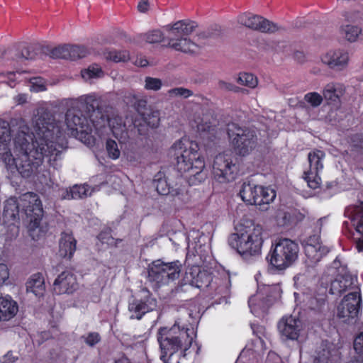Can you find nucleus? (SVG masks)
Here are the masks:
<instances>
[{
  "instance_id": "32",
  "label": "nucleus",
  "mask_w": 363,
  "mask_h": 363,
  "mask_svg": "<svg viewBox=\"0 0 363 363\" xmlns=\"http://www.w3.org/2000/svg\"><path fill=\"white\" fill-rule=\"evenodd\" d=\"M11 140L10 125L8 121L0 118V159L9 161Z\"/></svg>"
},
{
  "instance_id": "12",
  "label": "nucleus",
  "mask_w": 363,
  "mask_h": 363,
  "mask_svg": "<svg viewBox=\"0 0 363 363\" xmlns=\"http://www.w3.org/2000/svg\"><path fill=\"white\" fill-rule=\"evenodd\" d=\"M182 267V263L179 260L170 262L155 260L148 269L149 280L155 283L157 287L167 285L179 278Z\"/></svg>"
},
{
  "instance_id": "33",
  "label": "nucleus",
  "mask_w": 363,
  "mask_h": 363,
  "mask_svg": "<svg viewBox=\"0 0 363 363\" xmlns=\"http://www.w3.org/2000/svg\"><path fill=\"white\" fill-rule=\"evenodd\" d=\"M77 249V240L72 233L62 232L59 242V254L64 258L71 259Z\"/></svg>"
},
{
  "instance_id": "34",
  "label": "nucleus",
  "mask_w": 363,
  "mask_h": 363,
  "mask_svg": "<svg viewBox=\"0 0 363 363\" xmlns=\"http://www.w3.org/2000/svg\"><path fill=\"white\" fill-rule=\"evenodd\" d=\"M26 286L27 292H31L38 297L43 296L45 291L44 277L39 272L31 275L27 281Z\"/></svg>"
},
{
  "instance_id": "24",
  "label": "nucleus",
  "mask_w": 363,
  "mask_h": 363,
  "mask_svg": "<svg viewBox=\"0 0 363 363\" xmlns=\"http://www.w3.org/2000/svg\"><path fill=\"white\" fill-rule=\"evenodd\" d=\"M185 279L198 289H205L211 286L213 274L207 270H201L199 266H193L186 272Z\"/></svg>"
},
{
  "instance_id": "46",
  "label": "nucleus",
  "mask_w": 363,
  "mask_h": 363,
  "mask_svg": "<svg viewBox=\"0 0 363 363\" xmlns=\"http://www.w3.org/2000/svg\"><path fill=\"white\" fill-rule=\"evenodd\" d=\"M304 101L312 107H318L323 101V97L318 92H308L304 96Z\"/></svg>"
},
{
  "instance_id": "29",
  "label": "nucleus",
  "mask_w": 363,
  "mask_h": 363,
  "mask_svg": "<svg viewBox=\"0 0 363 363\" xmlns=\"http://www.w3.org/2000/svg\"><path fill=\"white\" fill-rule=\"evenodd\" d=\"M301 328V319H281L278 323L280 334L286 340H296Z\"/></svg>"
},
{
  "instance_id": "25",
  "label": "nucleus",
  "mask_w": 363,
  "mask_h": 363,
  "mask_svg": "<svg viewBox=\"0 0 363 363\" xmlns=\"http://www.w3.org/2000/svg\"><path fill=\"white\" fill-rule=\"evenodd\" d=\"M147 294L143 298H135L129 303L128 309L135 315V318H142L157 307V300L152 297L149 291H147Z\"/></svg>"
},
{
  "instance_id": "61",
  "label": "nucleus",
  "mask_w": 363,
  "mask_h": 363,
  "mask_svg": "<svg viewBox=\"0 0 363 363\" xmlns=\"http://www.w3.org/2000/svg\"><path fill=\"white\" fill-rule=\"evenodd\" d=\"M149 9V3L147 0H141L138 5V9L140 12H145Z\"/></svg>"
},
{
  "instance_id": "11",
  "label": "nucleus",
  "mask_w": 363,
  "mask_h": 363,
  "mask_svg": "<svg viewBox=\"0 0 363 363\" xmlns=\"http://www.w3.org/2000/svg\"><path fill=\"white\" fill-rule=\"evenodd\" d=\"M239 159L230 153H220L216 156L213 164V179L220 184L235 180L240 172Z\"/></svg>"
},
{
  "instance_id": "60",
  "label": "nucleus",
  "mask_w": 363,
  "mask_h": 363,
  "mask_svg": "<svg viewBox=\"0 0 363 363\" xmlns=\"http://www.w3.org/2000/svg\"><path fill=\"white\" fill-rule=\"evenodd\" d=\"M33 81L31 82L32 83V86L33 88V90L35 91H45L46 89L45 88V85L43 83H38L37 82V79H33Z\"/></svg>"
},
{
  "instance_id": "1",
  "label": "nucleus",
  "mask_w": 363,
  "mask_h": 363,
  "mask_svg": "<svg viewBox=\"0 0 363 363\" xmlns=\"http://www.w3.org/2000/svg\"><path fill=\"white\" fill-rule=\"evenodd\" d=\"M35 132H30L28 126L21 127L13 139L16 154L29 152L30 150L53 149L56 147L58 137H66L55 117L49 112H44L38 117Z\"/></svg>"
},
{
  "instance_id": "44",
  "label": "nucleus",
  "mask_w": 363,
  "mask_h": 363,
  "mask_svg": "<svg viewBox=\"0 0 363 363\" xmlns=\"http://www.w3.org/2000/svg\"><path fill=\"white\" fill-rule=\"evenodd\" d=\"M238 82L242 85L247 86L250 88H255L258 84L257 78L251 73H240Z\"/></svg>"
},
{
  "instance_id": "3",
  "label": "nucleus",
  "mask_w": 363,
  "mask_h": 363,
  "mask_svg": "<svg viewBox=\"0 0 363 363\" xmlns=\"http://www.w3.org/2000/svg\"><path fill=\"white\" fill-rule=\"evenodd\" d=\"M20 206L22 213L26 215L29 222V231H32L40 226L43 216V204L38 195L34 192H27L20 197V203L16 197H10L6 200L4 206L3 219L5 223L14 224L19 220Z\"/></svg>"
},
{
  "instance_id": "19",
  "label": "nucleus",
  "mask_w": 363,
  "mask_h": 363,
  "mask_svg": "<svg viewBox=\"0 0 363 363\" xmlns=\"http://www.w3.org/2000/svg\"><path fill=\"white\" fill-rule=\"evenodd\" d=\"M238 23L264 33H274L283 28L268 19L251 13H243L238 16Z\"/></svg>"
},
{
  "instance_id": "17",
  "label": "nucleus",
  "mask_w": 363,
  "mask_h": 363,
  "mask_svg": "<svg viewBox=\"0 0 363 363\" xmlns=\"http://www.w3.org/2000/svg\"><path fill=\"white\" fill-rule=\"evenodd\" d=\"M41 52L53 59L76 60L85 57L89 51L85 46L75 45H62L55 48L45 45L41 48Z\"/></svg>"
},
{
  "instance_id": "54",
  "label": "nucleus",
  "mask_w": 363,
  "mask_h": 363,
  "mask_svg": "<svg viewBox=\"0 0 363 363\" xmlns=\"http://www.w3.org/2000/svg\"><path fill=\"white\" fill-rule=\"evenodd\" d=\"M354 349L355 352L359 354L363 355V333H360L354 340Z\"/></svg>"
},
{
  "instance_id": "64",
  "label": "nucleus",
  "mask_w": 363,
  "mask_h": 363,
  "mask_svg": "<svg viewBox=\"0 0 363 363\" xmlns=\"http://www.w3.org/2000/svg\"><path fill=\"white\" fill-rule=\"evenodd\" d=\"M348 363H363V359L361 357H354Z\"/></svg>"
},
{
  "instance_id": "49",
  "label": "nucleus",
  "mask_w": 363,
  "mask_h": 363,
  "mask_svg": "<svg viewBox=\"0 0 363 363\" xmlns=\"http://www.w3.org/2000/svg\"><path fill=\"white\" fill-rule=\"evenodd\" d=\"M194 287H195L194 285L191 284V281H188L185 279L184 277V279L179 281V284L172 290V293L174 295L186 293L191 290Z\"/></svg>"
},
{
  "instance_id": "15",
  "label": "nucleus",
  "mask_w": 363,
  "mask_h": 363,
  "mask_svg": "<svg viewBox=\"0 0 363 363\" xmlns=\"http://www.w3.org/2000/svg\"><path fill=\"white\" fill-rule=\"evenodd\" d=\"M263 291L264 293L259 291L248 300L249 308L255 316L267 315L272 305V298H275L279 295V288L277 286H267Z\"/></svg>"
},
{
  "instance_id": "27",
  "label": "nucleus",
  "mask_w": 363,
  "mask_h": 363,
  "mask_svg": "<svg viewBox=\"0 0 363 363\" xmlns=\"http://www.w3.org/2000/svg\"><path fill=\"white\" fill-rule=\"evenodd\" d=\"M322 61L333 69L342 70L348 64L349 55L343 50H331L322 57Z\"/></svg>"
},
{
  "instance_id": "38",
  "label": "nucleus",
  "mask_w": 363,
  "mask_h": 363,
  "mask_svg": "<svg viewBox=\"0 0 363 363\" xmlns=\"http://www.w3.org/2000/svg\"><path fill=\"white\" fill-rule=\"evenodd\" d=\"M80 106L84 109V113L91 116L90 113L94 112L99 108V101L94 96L87 95L82 96L80 99Z\"/></svg>"
},
{
  "instance_id": "8",
  "label": "nucleus",
  "mask_w": 363,
  "mask_h": 363,
  "mask_svg": "<svg viewBox=\"0 0 363 363\" xmlns=\"http://www.w3.org/2000/svg\"><path fill=\"white\" fill-rule=\"evenodd\" d=\"M227 133L230 145L234 152L239 156L250 155L257 147L258 138L255 130L232 123L228 125Z\"/></svg>"
},
{
  "instance_id": "62",
  "label": "nucleus",
  "mask_w": 363,
  "mask_h": 363,
  "mask_svg": "<svg viewBox=\"0 0 363 363\" xmlns=\"http://www.w3.org/2000/svg\"><path fill=\"white\" fill-rule=\"evenodd\" d=\"M15 101L18 104H23L27 101L26 94H20L15 97Z\"/></svg>"
},
{
  "instance_id": "16",
  "label": "nucleus",
  "mask_w": 363,
  "mask_h": 363,
  "mask_svg": "<svg viewBox=\"0 0 363 363\" xmlns=\"http://www.w3.org/2000/svg\"><path fill=\"white\" fill-rule=\"evenodd\" d=\"M325 157V152L318 149L308 153L309 169L304 172L303 179L312 189H317L320 186L321 178L319 174L323 169V160Z\"/></svg>"
},
{
  "instance_id": "48",
  "label": "nucleus",
  "mask_w": 363,
  "mask_h": 363,
  "mask_svg": "<svg viewBox=\"0 0 363 363\" xmlns=\"http://www.w3.org/2000/svg\"><path fill=\"white\" fill-rule=\"evenodd\" d=\"M362 208L363 210V202L362 203ZM359 220L356 224V231L362 235V238H358L356 242V247L359 252H363V211L359 216Z\"/></svg>"
},
{
  "instance_id": "2",
  "label": "nucleus",
  "mask_w": 363,
  "mask_h": 363,
  "mask_svg": "<svg viewBox=\"0 0 363 363\" xmlns=\"http://www.w3.org/2000/svg\"><path fill=\"white\" fill-rule=\"evenodd\" d=\"M58 144L56 147L42 151L38 150H30L29 152H24L21 154H16V157H13L11 153L9 161L0 159L7 168L11 172L14 169L23 178H29L37 172L38 168L41 166L43 159L47 158L50 165L53 162L61 159L62 152L67 148L68 142L66 137H58Z\"/></svg>"
},
{
  "instance_id": "30",
  "label": "nucleus",
  "mask_w": 363,
  "mask_h": 363,
  "mask_svg": "<svg viewBox=\"0 0 363 363\" xmlns=\"http://www.w3.org/2000/svg\"><path fill=\"white\" fill-rule=\"evenodd\" d=\"M107 123L111 128L113 135L117 138L120 143H129L131 139L130 133L126 128L121 117L115 116L107 118Z\"/></svg>"
},
{
  "instance_id": "23",
  "label": "nucleus",
  "mask_w": 363,
  "mask_h": 363,
  "mask_svg": "<svg viewBox=\"0 0 363 363\" xmlns=\"http://www.w3.org/2000/svg\"><path fill=\"white\" fill-rule=\"evenodd\" d=\"M53 286L56 294H72L78 288L77 277L72 272L64 271L55 279Z\"/></svg>"
},
{
  "instance_id": "53",
  "label": "nucleus",
  "mask_w": 363,
  "mask_h": 363,
  "mask_svg": "<svg viewBox=\"0 0 363 363\" xmlns=\"http://www.w3.org/2000/svg\"><path fill=\"white\" fill-rule=\"evenodd\" d=\"M84 342L89 346L93 347L98 343L100 340V335L97 333H90L86 336H83Z\"/></svg>"
},
{
  "instance_id": "56",
  "label": "nucleus",
  "mask_w": 363,
  "mask_h": 363,
  "mask_svg": "<svg viewBox=\"0 0 363 363\" xmlns=\"http://www.w3.org/2000/svg\"><path fill=\"white\" fill-rule=\"evenodd\" d=\"M97 238L103 244H109L113 240L110 232L108 231H101L98 235Z\"/></svg>"
},
{
  "instance_id": "42",
  "label": "nucleus",
  "mask_w": 363,
  "mask_h": 363,
  "mask_svg": "<svg viewBox=\"0 0 363 363\" xmlns=\"http://www.w3.org/2000/svg\"><path fill=\"white\" fill-rule=\"evenodd\" d=\"M106 150L108 157L111 160H117L120 157L121 151L118 148V143L112 139H108L106 141Z\"/></svg>"
},
{
  "instance_id": "58",
  "label": "nucleus",
  "mask_w": 363,
  "mask_h": 363,
  "mask_svg": "<svg viewBox=\"0 0 363 363\" xmlns=\"http://www.w3.org/2000/svg\"><path fill=\"white\" fill-rule=\"evenodd\" d=\"M219 86L221 89L228 90V91H232L233 92H238L240 91V88L235 84L229 82H225L223 81H220Z\"/></svg>"
},
{
  "instance_id": "45",
  "label": "nucleus",
  "mask_w": 363,
  "mask_h": 363,
  "mask_svg": "<svg viewBox=\"0 0 363 363\" xmlns=\"http://www.w3.org/2000/svg\"><path fill=\"white\" fill-rule=\"evenodd\" d=\"M292 216L290 213L282 210H279L275 216V220L278 226L286 227L291 222Z\"/></svg>"
},
{
  "instance_id": "51",
  "label": "nucleus",
  "mask_w": 363,
  "mask_h": 363,
  "mask_svg": "<svg viewBox=\"0 0 363 363\" xmlns=\"http://www.w3.org/2000/svg\"><path fill=\"white\" fill-rule=\"evenodd\" d=\"M168 93L171 96H182L185 99L189 98L193 95V91L191 90L183 87L172 89L168 91Z\"/></svg>"
},
{
  "instance_id": "6",
  "label": "nucleus",
  "mask_w": 363,
  "mask_h": 363,
  "mask_svg": "<svg viewBox=\"0 0 363 363\" xmlns=\"http://www.w3.org/2000/svg\"><path fill=\"white\" fill-rule=\"evenodd\" d=\"M189 329L181 327L176 323L170 328H160L158 333L162 355L161 359L164 363H169V359L179 350L186 351L191 345L193 338L189 333Z\"/></svg>"
},
{
  "instance_id": "4",
  "label": "nucleus",
  "mask_w": 363,
  "mask_h": 363,
  "mask_svg": "<svg viewBox=\"0 0 363 363\" xmlns=\"http://www.w3.org/2000/svg\"><path fill=\"white\" fill-rule=\"evenodd\" d=\"M199 151V144L186 137L175 141L170 148L177 171L181 174L187 173L190 180L194 177L201 182L203 179L202 172L205 162Z\"/></svg>"
},
{
  "instance_id": "21",
  "label": "nucleus",
  "mask_w": 363,
  "mask_h": 363,
  "mask_svg": "<svg viewBox=\"0 0 363 363\" xmlns=\"http://www.w3.org/2000/svg\"><path fill=\"white\" fill-rule=\"evenodd\" d=\"M167 30L170 31L172 35L177 38H170L167 40V44H164L163 46L171 48L177 51H181L184 53L195 54L199 50V46L186 38V35H183L182 30L183 28L179 30H174L173 25H167L166 26Z\"/></svg>"
},
{
  "instance_id": "18",
  "label": "nucleus",
  "mask_w": 363,
  "mask_h": 363,
  "mask_svg": "<svg viewBox=\"0 0 363 363\" xmlns=\"http://www.w3.org/2000/svg\"><path fill=\"white\" fill-rule=\"evenodd\" d=\"M337 318H358L362 311V297L359 286L344 296L337 308Z\"/></svg>"
},
{
  "instance_id": "9",
  "label": "nucleus",
  "mask_w": 363,
  "mask_h": 363,
  "mask_svg": "<svg viewBox=\"0 0 363 363\" xmlns=\"http://www.w3.org/2000/svg\"><path fill=\"white\" fill-rule=\"evenodd\" d=\"M130 103L138 115L133 121V129L139 135H145L148 128L158 127L160 121V112L148 104L145 96L133 95Z\"/></svg>"
},
{
  "instance_id": "5",
  "label": "nucleus",
  "mask_w": 363,
  "mask_h": 363,
  "mask_svg": "<svg viewBox=\"0 0 363 363\" xmlns=\"http://www.w3.org/2000/svg\"><path fill=\"white\" fill-rule=\"evenodd\" d=\"M298 244L289 238H279L272 243L266 256L268 269L272 272H282L298 260Z\"/></svg>"
},
{
  "instance_id": "7",
  "label": "nucleus",
  "mask_w": 363,
  "mask_h": 363,
  "mask_svg": "<svg viewBox=\"0 0 363 363\" xmlns=\"http://www.w3.org/2000/svg\"><path fill=\"white\" fill-rule=\"evenodd\" d=\"M228 242L243 259L258 255L263 244L262 228L259 225L253 228H245L232 233Z\"/></svg>"
},
{
  "instance_id": "57",
  "label": "nucleus",
  "mask_w": 363,
  "mask_h": 363,
  "mask_svg": "<svg viewBox=\"0 0 363 363\" xmlns=\"http://www.w3.org/2000/svg\"><path fill=\"white\" fill-rule=\"evenodd\" d=\"M305 245H315V247L323 246L320 242V237L319 235H313L309 236L306 240Z\"/></svg>"
},
{
  "instance_id": "52",
  "label": "nucleus",
  "mask_w": 363,
  "mask_h": 363,
  "mask_svg": "<svg viewBox=\"0 0 363 363\" xmlns=\"http://www.w3.org/2000/svg\"><path fill=\"white\" fill-rule=\"evenodd\" d=\"M351 146L356 150H363V133L353 135L350 139Z\"/></svg>"
},
{
  "instance_id": "55",
  "label": "nucleus",
  "mask_w": 363,
  "mask_h": 363,
  "mask_svg": "<svg viewBox=\"0 0 363 363\" xmlns=\"http://www.w3.org/2000/svg\"><path fill=\"white\" fill-rule=\"evenodd\" d=\"M9 271L6 264H0V285L5 284L9 279Z\"/></svg>"
},
{
  "instance_id": "63",
  "label": "nucleus",
  "mask_w": 363,
  "mask_h": 363,
  "mask_svg": "<svg viewBox=\"0 0 363 363\" xmlns=\"http://www.w3.org/2000/svg\"><path fill=\"white\" fill-rule=\"evenodd\" d=\"M294 57L299 62H303L304 60V55L302 52L296 51L294 54Z\"/></svg>"
},
{
  "instance_id": "22",
  "label": "nucleus",
  "mask_w": 363,
  "mask_h": 363,
  "mask_svg": "<svg viewBox=\"0 0 363 363\" xmlns=\"http://www.w3.org/2000/svg\"><path fill=\"white\" fill-rule=\"evenodd\" d=\"M359 284L357 276L352 275L350 273L338 274L333 280H330L329 293L340 296L345 291H352Z\"/></svg>"
},
{
  "instance_id": "10",
  "label": "nucleus",
  "mask_w": 363,
  "mask_h": 363,
  "mask_svg": "<svg viewBox=\"0 0 363 363\" xmlns=\"http://www.w3.org/2000/svg\"><path fill=\"white\" fill-rule=\"evenodd\" d=\"M239 195L247 204L258 206L259 210H267L268 206L277 196L276 191L269 187L255 184L250 182H244Z\"/></svg>"
},
{
  "instance_id": "26",
  "label": "nucleus",
  "mask_w": 363,
  "mask_h": 363,
  "mask_svg": "<svg viewBox=\"0 0 363 363\" xmlns=\"http://www.w3.org/2000/svg\"><path fill=\"white\" fill-rule=\"evenodd\" d=\"M315 363H340V353L335 346L328 341L322 342L316 352Z\"/></svg>"
},
{
  "instance_id": "14",
  "label": "nucleus",
  "mask_w": 363,
  "mask_h": 363,
  "mask_svg": "<svg viewBox=\"0 0 363 363\" xmlns=\"http://www.w3.org/2000/svg\"><path fill=\"white\" fill-rule=\"evenodd\" d=\"M90 117L81 109H69L65 115V121L71 134L81 140H89L94 125Z\"/></svg>"
},
{
  "instance_id": "41",
  "label": "nucleus",
  "mask_w": 363,
  "mask_h": 363,
  "mask_svg": "<svg viewBox=\"0 0 363 363\" xmlns=\"http://www.w3.org/2000/svg\"><path fill=\"white\" fill-rule=\"evenodd\" d=\"M197 27V23L195 21L189 20H181L178 21L173 24V28L174 30H179L183 28L182 34L183 35H191L195 28Z\"/></svg>"
},
{
  "instance_id": "50",
  "label": "nucleus",
  "mask_w": 363,
  "mask_h": 363,
  "mask_svg": "<svg viewBox=\"0 0 363 363\" xmlns=\"http://www.w3.org/2000/svg\"><path fill=\"white\" fill-rule=\"evenodd\" d=\"M145 82V88L147 90L157 91L162 86V81L157 78L147 77Z\"/></svg>"
},
{
  "instance_id": "59",
  "label": "nucleus",
  "mask_w": 363,
  "mask_h": 363,
  "mask_svg": "<svg viewBox=\"0 0 363 363\" xmlns=\"http://www.w3.org/2000/svg\"><path fill=\"white\" fill-rule=\"evenodd\" d=\"M16 359L11 352H9L2 357L1 363H13Z\"/></svg>"
},
{
  "instance_id": "40",
  "label": "nucleus",
  "mask_w": 363,
  "mask_h": 363,
  "mask_svg": "<svg viewBox=\"0 0 363 363\" xmlns=\"http://www.w3.org/2000/svg\"><path fill=\"white\" fill-rule=\"evenodd\" d=\"M104 55L106 60L114 62H127L130 59L129 52L127 50H109Z\"/></svg>"
},
{
  "instance_id": "39",
  "label": "nucleus",
  "mask_w": 363,
  "mask_h": 363,
  "mask_svg": "<svg viewBox=\"0 0 363 363\" xmlns=\"http://www.w3.org/2000/svg\"><path fill=\"white\" fill-rule=\"evenodd\" d=\"M341 34L350 42H355L362 33L361 28L353 25H345L341 26Z\"/></svg>"
},
{
  "instance_id": "36",
  "label": "nucleus",
  "mask_w": 363,
  "mask_h": 363,
  "mask_svg": "<svg viewBox=\"0 0 363 363\" xmlns=\"http://www.w3.org/2000/svg\"><path fill=\"white\" fill-rule=\"evenodd\" d=\"M304 252L308 259L313 263L318 262L323 257L325 256L330 250L325 246H318L311 245H304Z\"/></svg>"
},
{
  "instance_id": "43",
  "label": "nucleus",
  "mask_w": 363,
  "mask_h": 363,
  "mask_svg": "<svg viewBox=\"0 0 363 363\" xmlns=\"http://www.w3.org/2000/svg\"><path fill=\"white\" fill-rule=\"evenodd\" d=\"M103 74L101 68L98 65H90L87 69L82 70L81 75L85 80L100 77Z\"/></svg>"
},
{
  "instance_id": "28",
  "label": "nucleus",
  "mask_w": 363,
  "mask_h": 363,
  "mask_svg": "<svg viewBox=\"0 0 363 363\" xmlns=\"http://www.w3.org/2000/svg\"><path fill=\"white\" fill-rule=\"evenodd\" d=\"M345 91L346 88L343 84L332 82L324 87L323 97L328 105L339 106L341 104V97Z\"/></svg>"
},
{
  "instance_id": "13",
  "label": "nucleus",
  "mask_w": 363,
  "mask_h": 363,
  "mask_svg": "<svg viewBox=\"0 0 363 363\" xmlns=\"http://www.w3.org/2000/svg\"><path fill=\"white\" fill-rule=\"evenodd\" d=\"M183 182L184 179L178 177L175 182L171 183L161 172L156 174L153 179L157 193L160 195H169L173 201L178 204L185 203L189 199L188 191L186 185L182 184Z\"/></svg>"
},
{
  "instance_id": "35",
  "label": "nucleus",
  "mask_w": 363,
  "mask_h": 363,
  "mask_svg": "<svg viewBox=\"0 0 363 363\" xmlns=\"http://www.w3.org/2000/svg\"><path fill=\"white\" fill-rule=\"evenodd\" d=\"M89 186L87 184H75L69 189L62 191L60 196L62 199H79L87 196Z\"/></svg>"
},
{
  "instance_id": "47",
  "label": "nucleus",
  "mask_w": 363,
  "mask_h": 363,
  "mask_svg": "<svg viewBox=\"0 0 363 363\" xmlns=\"http://www.w3.org/2000/svg\"><path fill=\"white\" fill-rule=\"evenodd\" d=\"M145 40L148 43H158L164 42V37L160 30H153L145 34Z\"/></svg>"
},
{
  "instance_id": "20",
  "label": "nucleus",
  "mask_w": 363,
  "mask_h": 363,
  "mask_svg": "<svg viewBox=\"0 0 363 363\" xmlns=\"http://www.w3.org/2000/svg\"><path fill=\"white\" fill-rule=\"evenodd\" d=\"M329 310L327 295L325 294H317L308 298L305 308L302 311H298L297 316L290 315L289 317L284 315L282 318H304L305 316L325 315Z\"/></svg>"
},
{
  "instance_id": "37",
  "label": "nucleus",
  "mask_w": 363,
  "mask_h": 363,
  "mask_svg": "<svg viewBox=\"0 0 363 363\" xmlns=\"http://www.w3.org/2000/svg\"><path fill=\"white\" fill-rule=\"evenodd\" d=\"M18 311L16 301L6 298H0V318H14Z\"/></svg>"
},
{
  "instance_id": "31",
  "label": "nucleus",
  "mask_w": 363,
  "mask_h": 363,
  "mask_svg": "<svg viewBox=\"0 0 363 363\" xmlns=\"http://www.w3.org/2000/svg\"><path fill=\"white\" fill-rule=\"evenodd\" d=\"M42 47L43 46L38 45H23L20 48H21V52H17V50H13V49H8L7 50H4L1 52L0 57H2L7 54L11 55L13 52H15V57H12L13 60L18 62L23 59L34 60L37 57L38 54H43L41 52Z\"/></svg>"
}]
</instances>
